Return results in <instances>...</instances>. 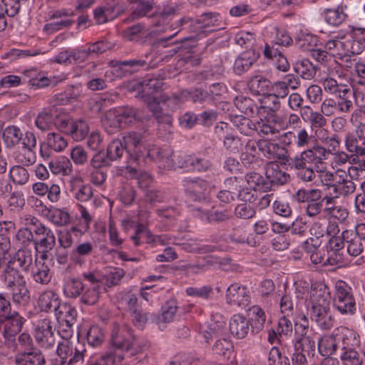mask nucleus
Segmentation results:
<instances>
[{"mask_svg":"<svg viewBox=\"0 0 365 365\" xmlns=\"http://www.w3.org/2000/svg\"><path fill=\"white\" fill-rule=\"evenodd\" d=\"M230 241L237 245H247L251 247H257L259 245V239L254 233H247L242 227H237L233 229L229 236Z\"/></svg>","mask_w":365,"mask_h":365,"instance_id":"bb28decb","label":"nucleus"},{"mask_svg":"<svg viewBox=\"0 0 365 365\" xmlns=\"http://www.w3.org/2000/svg\"><path fill=\"white\" fill-rule=\"evenodd\" d=\"M70 128L71 129L68 131V135H71L76 141L83 140L86 136H88L89 133V126L88 123L82 119L74 120Z\"/></svg>","mask_w":365,"mask_h":365,"instance_id":"864d4df0","label":"nucleus"},{"mask_svg":"<svg viewBox=\"0 0 365 365\" xmlns=\"http://www.w3.org/2000/svg\"><path fill=\"white\" fill-rule=\"evenodd\" d=\"M334 307L341 314L353 315L356 312V299L352 289L344 281H337L335 284Z\"/></svg>","mask_w":365,"mask_h":365,"instance_id":"9d476101","label":"nucleus"},{"mask_svg":"<svg viewBox=\"0 0 365 365\" xmlns=\"http://www.w3.org/2000/svg\"><path fill=\"white\" fill-rule=\"evenodd\" d=\"M49 168L54 174H61L63 175H69L73 171L72 164L66 157H60L55 160L49 163Z\"/></svg>","mask_w":365,"mask_h":365,"instance_id":"5fc2aeb1","label":"nucleus"},{"mask_svg":"<svg viewBox=\"0 0 365 365\" xmlns=\"http://www.w3.org/2000/svg\"><path fill=\"white\" fill-rule=\"evenodd\" d=\"M114 9L112 6H100L93 10L94 19L98 24L106 23L114 19Z\"/></svg>","mask_w":365,"mask_h":365,"instance_id":"69168bd1","label":"nucleus"},{"mask_svg":"<svg viewBox=\"0 0 365 365\" xmlns=\"http://www.w3.org/2000/svg\"><path fill=\"white\" fill-rule=\"evenodd\" d=\"M225 300L230 305L245 308L251 302L250 292L246 287L233 283L226 290Z\"/></svg>","mask_w":365,"mask_h":365,"instance_id":"dca6fc26","label":"nucleus"},{"mask_svg":"<svg viewBox=\"0 0 365 365\" xmlns=\"http://www.w3.org/2000/svg\"><path fill=\"white\" fill-rule=\"evenodd\" d=\"M223 145L227 151L232 153H240L243 147L241 138L229 133L224 136Z\"/></svg>","mask_w":365,"mask_h":365,"instance_id":"680f3d73","label":"nucleus"},{"mask_svg":"<svg viewBox=\"0 0 365 365\" xmlns=\"http://www.w3.org/2000/svg\"><path fill=\"white\" fill-rule=\"evenodd\" d=\"M272 39L270 43H266L264 55L267 58H272L284 51V47L290 46L293 41L289 33L282 29L274 27L272 32Z\"/></svg>","mask_w":365,"mask_h":365,"instance_id":"4468645a","label":"nucleus"},{"mask_svg":"<svg viewBox=\"0 0 365 365\" xmlns=\"http://www.w3.org/2000/svg\"><path fill=\"white\" fill-rule=\"evenodd\" d=\"M295 351H302L308 356L313 357L315 354L316 341L319 337L314 329L309 326V320L303 315L299 321L295 322Z\"/></svg>","mask_w":365,"mask_h":365,"instance_id":"423d86ee","label":"nucleus"},{"mask_svg":"<svg viewBox=\"0 0 365 365\" xmlns=\"http://www.w3.org/2000/svg\"><path fill=\"white\" fill-rule=\"evenodd\" d=\"M232 122L234 126L243 135H251L255 130H256V125L255 123L248 118H245L242 115H237L232 120Z\"/></svg>","mask_w":365,"mask_h":365,"instance_id":"6e6d98bb","label":"nucleus"},{"mask_svg":"<svg viewBox=\"0 0 365 365\" xmlns=\"http://www.w3.org/2000/svg\"><path fill=\"white\" fill-rule=\"evenodd\" d=\"M55 315L58 323H72L76 322L77 311L69 304H61L55 311Z\"/></svg>","mask_w":365,"mask_h":365,"instance_id":"4c0bfd02","label":"nucleus"},{"mask_svg":"<svg viewBox=\"0 0 365 365\" xmlns=\"http://www.w3.org/2000/svg\"><path fill=\"white\" fill-rule=\"evenodd\" d=\"M250 321L242 314H234L230 320V330L237 339H244L250 330Z\"/></svg>","mask_w":365,"mask_h":365,"instance_id":"c85d7f7f","label":"nucleus"},{"mask_svg":"<svg viewBox=\"0 0 365 365\" xmlns=\"http://www.w3.org/2000/svg\"><path fill=\"white\" fill-rule=\"evenodd\" d=\"M122 125H130L140 120L139 110L132 106H125L115 108Z\"/></svg>","mask_w":365,"mask_h":365,"instance_id":"a19ab883","label":"nucleus"},{"mask_svg":"<svg viewBox=\"0 0 365 365\" xmlns=\"http://www.w3.org/2000/svg\"><path fill=\"white\" fill-rule=\"evenodd\" d=\"M329 151L319 143L303 150L299 155L290 158L289 165L292 168H304L307 166L315 168L316 172L322 173L326 169L324 160Z\"/></svg>","mask_w":365,"mask_h":365,"instance_id":"20e7f679","label":"nucleus"},{"mask_svg":"<svg viewBox=\"0 0 365 365\" xmlns=\"http://www.w3.org/2000/svg\"><path fill=\"white\" fill-rule=\"evenodd\" d=\"M85 285L79 278L68 277L63 284V294L68 298L76 299L82 294Z\"/></svg>","mask_w":365,"mask_h":365,"instance_id":"e433bc0d","label":"nucleus"},{"mask_svg":"<svg viewBox=\"0 0 365 365\" xmlns=\"http://www.w3.org/2000/svg\"><path fill=\"white\" fill-rule=\"evenodd\" d=\"M268 365H290V363L287 356H282L279 349L273 346L269 352Z\"/></svg>","mask_w":365,"mask_h":365,"instance_id":"774afa93","label":"nucleus"},{"mask_svg":"<svg viewBox=\"0 0 365 365\" xmlns=\"http://www.w3.org/2000/svg\"><path fill=\"white\" fill-rule=\"evenodd\" d=\"M34 232L36 236L41 237L40 240L36 239V248L39 246L43 249V252L46 253L53 250L56 246V237L53 230L44 224H42L38 227H34Z\"/></svg>","mask_w":365,"mask_h":365,"instance_id":"4be33fe9","label":"nucleus"},{"mask_svg":"<svg viewBox=\"0 0 365 365\" xmlns=\"http://www.w3.org/2000/svg\"><path fill=\"white\" fill-rule=\"evenodd\" d=\"M284 129L283 118L277 114H268L264 118L257 122L256 125V130L261 136L277 135Z\"/></svg>","mask_w":365,"mask_h":365,"instance_id":"a211bd4d","label":"nucleus"},{"mask_svg":"<svg viewBox=\"0 0 365 365\" xmlns=\"http://www.w3.org/2000/svg\"><path fill=\"white\" fill-rule=\"evenodd\" d=\"M329 288L324 283L312 285L308 310L311 319L322 330H329L334 325V317L330 307Z\"/></svg>","mask_w":365,"mask_h":365,"instance_id":"f03ea898","label":"nucleus"},{"mask_svg":"<svg viewBox=\"0 0 365 365\" xmlns=\"http://www.w3.org/2000/svg\"><path fill=\"white\" fill-rule=\"evenodd\" d=\"M26 74L30 77L29 83L37 88H43L50 85H56L58 81L62 79H58L53 76L52 78H48L41 74H37L36 70H29L26 71Z\"/></svg>","mask_w":365,"mask_h":365,"instance_id":"49530a36","label":"nucleus"},{"mask_svg":"<svg viewBox=\"0 0 365 365\" xmlns=\"http://www.w3.org/2000/svg\"><path fill=\"white\" fill-rule=\"evenodd\" d=\"M259 152L265 158L273 162L279 160L284 165L289 164L290 158L287 148L268 140H259Z\"/></svg>","mask_w":365,"mask_h":365,"instance_id":"2eb2a0df","label":"nucleus"},{"mask_svg":"<svg viewBox=\"0 0 365 365\" xmlns=\"http://www.w3.org/2000/svg\"><path fill=\"white\" fill-rule=\"evenodd\" d=\"M34 336L41 348H53L56 344V335L52 321L48 318L36 320L34 323Z\"/></svg>","mask_w":365,"mask_h":365,"instance_id":"ddd939ff","label":"nucleus"},{"mask_svg":"<svg viewBox=\"0 0 365 365\" xmlns=\"http://www.w3.org/2000/svg\"><path fill=\"white\" fill-rule=\"evenodd\" d=\"M37 304L40 310L45 312H55L61 304L58 294L51 289L42 292L38 296Z\"/></svg>","mask_w":365,"mask_h":365,"instance_id":"a878e982","label":"nucleus"},{"mask_svg":"<svg viewBox=\"0 0 365 365\" xmlns=\"http://www.w3.org/2000/svg\"><path fill=\"white\" fill-rule=\"evenodd\" d=\"M356 344H354L352 341H346L341 346V352L339 358L342 365H364V358L356 350V347L360 345V336L356 332Z\"/></svg>","mask_w":365,"mask_h":365,"instance_id":"6ab92c4d","label":"nucleus"},{"mask_svg":"<svg viewBox=\"0 0 365 365\" xmlns=\"http://www.w3.org/2000/svg\"><path fill=\"white\" fill-rule=\"evenodd\" d=\"M41 213L49 222L58 227L65 226L71 221L70 214L59 208L49 209L46 206H43Z\"/></svg>","mask_w":365,"mask_h":365,"instance_id":"7c9ffc66","label":"nucleus"},{"mask_svg":"<svg viewBox=\"0 0 365 365\" xmlns=\"http://www.w3.org/2000/svg\"><path fill=\"white\" fill-rule=\"evenodd\" d=\"M345 6H338L334 9H326L323 11L325 21L330 26H339L346 19L347 15L344 11Z\"/></svg>","mask_w":365,"mask_h":365,"instance_id":"58836bf2","label":"nucleus"},{"mask_svg":"<svg viewBox=\"0 0 365 365\" xmlns=\"http://www.w3.org/2000/svg\"><path fill=\"white\" fill-rule=\"evenodd\" d=\"M1 319L2 334L5 339V344L9 347H17L15 336L22 329L26 322V319L23 317L18 312L14 311L11 314L4 317Z\"/></svg>","mask_w":365,"mask_h":365,"instance_id":"9b49d317","label":"nucleus"},{"mask_svg":"<svg viewBox=\"0 0 365 365\" xmlns=\"http://www.w3.org/2000/svg\"><path fill=\"white\" fill-rule=\"evenodd\" d=\"M249 314L251 316L252 331L258 333L264 328L266 316L264 310L259 306H252L249 309Z\"/></svg>","mask_w":365,"mask_h":365,"instance_id":"c03bdc74","label":"nucleus"},{"mask_svg":"<svg viewBox=\"0 0 365 365\" xmlns=\"http://www.w3.org/2000/svg\"><path fill=\"white\" fill-rule=\"evenodd\" d=\"M150 34V28L144 24H137L123 31L124 37L130 41H138L141 37Z\"/></svg>","mask_w":365,"mask_h":365,"instance_id":"3c124183","label":"nucleus"},{"mask_svg":"<svg viewBox=\"0 0 365 365\" xmlns=\"http://www.w3.org/2000/svg\"><path fill=\"white\" fill-rule=\"evenodd\" d=\"M68 146L67 140L59 133H48L44 142L40 144V155L43 159H48L52 151L62 152Z\"/></svg>","mask_w":365,"mask_h":365,"instance_id":"f3484780","label":"nucleus"},{"mask_svg":"<svg viewBox=\"0 0 365 365\" xmlns=\"http://www.w3.org/2000/svg\"><path fill=\"white\" fill-rule=\"evenodd\" d=\"M217 93L213 90H205L202 88H195L190 90H183L179 93H173L167 97L164 101L169 106H178L186 101H190L193 103L202 104L205 103H211L215 100V96Z\"/></svg>","mask_w":365,"mask_h":365,"instance_id":"1a4fd4ad","label":"nucleus"},{"mask_svg":"<svg viewBox=\"0 0 365 365\" xmlns=\"http://www.w3.org/2000/svg\"><path fill=\"white\" fill-rule=\"evenodd\" d=\"M292 198L298 203H307L305 212L309 217H317L322 212L324 200L320 189L302 187L294 192Z\"/></svg>","mask_w":365,"mask_h":365,"instance_id":"6e6552de","label":"nucleus"},{"mask_svg":"<svg viewBox=\"0 0 365 365\" xmlns=\"http://www.w3.org/2000/svg\"><path fill=\"white\" fill-rule=\"evenodd\" d=\"M14 364L15 365H45L46 359L40 350L34 349L17 354L14 358Z\"/></svg>","mask_w":365,"mask_h":365,"instance_id":"2f4dec72","label":"nucleus"},{"mask_svg":"<svg viewBox=\"0 0 365 365\" xmlns=\"http://www.w3.org/2000/svg\"><path fill=\"white\" fill-rule=\"evenodd\" d=\"M335 193L342 197H348L352 195L356 189V185L351 178L343 170L336 171L335 182L329 185Z\"/></svg>","mask_w":365,"mask_h":365,"instance_id":"412c9836","label":"nucleus"},{"mask_svg":"<svg viewBox=\"0 0 365 365\" xmlns=\"http://www.w3.org/2000/svg\"><path fill=\"white\" fill-rule=\"evenodd\" d=\"M270 81L262 75L251 77L248 81L250 90L257 95H266L269 91Z\"/></svg>","mask_w":365,"mask_h":365,"instance_id":"37998d69","label":"nucleus"},{"mask_svg":"<svg viewBox=\"0 0 365 365\" xmlns=\"http://www.w3.org/2000/svg\"><path fill=\"white\" fill-rule=\"evenodd\" d=\"M155 235L147 228L146 225L143 224L137 225L135 233L131 237L135 246L140 245V239L145 238L147 243H153L155 239Z\"/></svg>","mask_w":365,"mask_h":365,"instance_id":"0e129e2a","label":"nucleus"},{"mask_svg":"<svg viewBox=\"0 0 365 365\" xmlns=\"http://www.w3.org/2000/svg\"><path fill=\"white\" fill-rule=\"evenodd\" d=\"M86 339L91 346H100L105 340L103 329L97 324L91 325L86 331Z\"/></svg>","mask_w":365,"mask_h":365,"instance_id":"8fccbe9b","label":"nucleus"},{"mask_svg":"<svg viewBox=\"0 0 365 365\" xmlns=\"http://www.w3.org/2000/svg\"><path fill=\"white\" fill-rule=\"evenodd\" d=\"M101 286H86L85 285L84 290L79 297L80 303L92 306L96 304L100 298Z\"/></svg>","mask_w":365,"mask_h":365,"instance_id":"a18cd8bd","label":"nucleus"},{"mask_svg":"<svg viewBox=\"0 0 365 365\" xmlns=\"http://www.w3.org/2000/svg\"><path fill=\"white\" fill-rule=\"evenodd\" d=\"M264 174L266 182L269 184V190L274 186H279L286 184L290 179V175L285 171H283L279 165L270 161L264 166Z\"/></svg>","mask_w":365,"mask_h":365,"instance_id":"aec40b11","label":"nucleus"},{"mask_svg":"<svg viewBox=\"0 0 365 365\" xmlns=\"http://www.w3.org/2000/svg\"><path fill=\"white\" fill-rule=\"evenodd\" d=\"M27 0H0L4 5V10L0 9V32L4 31L7 25L5 14L9 16H14L20 10L22 2Z\"/></svg>","mask_w":365,"mask_h":365,"instance_id":"473e14b6","label":"nucleus"},{"mask_svg":"<svg viewBox=\"0 0 365 365\" xmlns=\"http://www.w3.org/2000/svg\"><path fill=\"white\" fill-rule=\"evenodd\" d=\"M235 106L248 116H253L258 111L256 103L250 97L239 96L235 98Z\"/></svg>","mask_w":365,"mask_h":365,"instance_id":"09e8293b","label":"nucleus"},{"mask_svg":"<svg viewBox=\"0 0 365 365\" xmlns=\"http://www.w3.org/2000/svg\"><path fill=\"white\" fill-rule=\"evenodd\" d=\"M56 117L55 108H44L38 113L34 122L35 125L42 132L48 131L56 123Z\"/></svg>","mask_w":365,"mask_h":365,"instance_id":"cd10ccee","label":"nucleus"},{"mask_svg":"<svg viewBox=\"0 0 365 365\" xmlns=\"http://www.w3.org/2000/svg\"><path fill=\"white\" fill-rule=\"evenodd\" d=\"M152 53H146L140 58L120 61L117 65L119 68L130 74L137 72L141 68L148 67L153 61Z\"/></svg>","mask_w":365,"mask_h":365,"instance_id":"b1692460","label":"nucleus"},{"mask_svg":"<svg viewBox=\"0 0 365 365\" xmlns=\"http://www.w3.org/2000/svg\"><path fill=\"white\" fill-rule=\"evenodd\" d=\"M178 310L177 302L174 299L168 301L162 307V314L158 318L160 326L161 324L169 323L173 321Z\"/></svg>","mask_w":365,"mask_h":365,"instance_id":"4d7b16f0","label":"nucleus"},{"mask_svg":"<svg viewBox=\"0 0 365 365\" xmlns=\"http://www.w3.org/2000/svg\"><path fill=\"white\" fill-rule=\"evenodd\" d=\"M143 135L140 133L130 131L123 137V143L128 153L127 171L133 177L138 176V165L151 155V150H147L142 142Z\"/></svg>","mask_w":365,"mask_h":365,"instance_id":"7ed1b4c3","label":"nucleus"},{"mask_svg":"<svg viewBox=\"0 0 365 365\" xmlns=\"http://www.w3.org/2000/svg\"><path fill=\"white\" fill-rule=\"evenodd\" d=\"M102 124L105 130L109 133H114L123 126L115 108L108 110L102 119Z\"/></svg>","mask_w":365,"mask_h":365,"instance_id":"79ce46f5","label":"nucleus"},{"mask_svg":"<svg viewBox=\"0 0 365 365\" xmlns=\"http://www.w3.org/2000/svg\"><path fill=\"white\" fill-rule=\"evenodd\" d=\"M31 276L34 282L41 284H48L52 278L48 265L41 262H36V267L32 271Z\"/></svg>","mask_w":365,"mask_h":365,"instance_id":"603ef678","label":"nucleus"},{"mask_svg":"<svg viewBox=\"0 0 365 365\" xmlns=\"http://www.w3.org/2000/svg\"><path fill=\"white\" fill-rule=\"evenodd\" d=\"M135 337L132 329L127 324H113L111 331L110 344L115 352L108 351L104 354L111 353L115 356L117 365L124 359V356L119 352H128L134 345Z\"/></svg>","mask_w":365,"mask_h":365,"instance_id":"0eeeda50","label":"nucleus"},{"mask_svg":"<svg viewBox=\"0 0 365 365\" xmlns=\"http://www.w3.org/2000/svg\"><path fill=\"white\" fill-rule=\"evenodd\" d=\"M318 143L317 139L305 128L295 131V145L300 149L310 148L314 143Z\"/></svg>","mask_w":365,"mask_h":365,"instance_id":"de8ad7c7","label":"nucleus"},{"mask_svg":"<svg viewBox=\"0 0 365 365\" xmlns=\"http://www.w3.org/2000/svg\"><path fill=\"white\" fill-rule=\"evenodd\" d=\"M157 155V160L160 166L167 169H175L178 168V162L182 161L183 157L176 156L170 149L153 148L151 150L150 158H154Z\"/></svg>","mask_w":365,"mask_h":365,"instance_id":"5701e85b","label":"nucleus"},{"mask_svg":"<svg viewBox=\"0 0 365 365\" xmlns=\"http://www.w3.org/2000/svg\"><path fill=\"white\" fill-rule=\"evenodd\" d=\"M341 236L347 244V252L353 257L359 256L364 250V246L360 240L351 230H345L341 232Z\"/></svg>","mask_w":365,"mask_h":365,"instance_id":"f704fd0d","label":"nucleus"},{"mask_svg":"<svg viewBox=\"0 0 365 365\" xmlns=\"http://www.w3.org/2000/svg\"><path fill=\"white\" fill-rule=\"evenodd\" d=\"M211 166L212 163L209 160L195 155H185L182 161L178 162V168L188 171L205 172Z\"/></svg>","mask_w":365,"mask_h":365,"instance_id":"393cba45","label":"nucleus"},{"mask_svg":"<svg viewBox=\"0 0 365 365\" xmlns=\"http://www.w3.org/2000/svg\"><path fill=\"white\" fill-rule=\"evenodd\" d=\"M33 263L32 251L21 248L9 256V260L0 274V279L9 291L12 302L19 305L26 304L31 299L24 272L30 270Z\"/></svg>","mask_w":365,"mask_h":365,"instance_id":"f257e3e1","label":"nucleus"},{"mask_svg":"<svg viewBox=\"0 0 365 365\" xmlns=\"http://www.w3.org/2000/svg\"><path fill=\"white\" fill-rule=\"evenodd\" d=\"M24 133L16 125H9L2 131V139L7 148H14L21 143Z\"/></svg>","mask_w":365,"mask_h":365,"instance_id":"c9c22d12","label":"nucleus"},{"mask_svg":"<svg viewBox=\"0 0 365 365\" xmlns=\"http://www.w3.org/2000/svg\"><path fill=\"white\" fill-rule=\"evenodd\" d=\"M245 178L250 187L263 191L269 190V184L261 174L252 171L247 173Z\"/></svg>","mask_w":365,"mask_h":365,"instance_id":"13d9d810","label":"nucleus"},{"mask_svg":"<svg viewBox=\"0 0 365 365\" xmlns=\"http://www.w3.org/2000/svg\"><path fill=\"white\" fill-rule=\"evenodd\" d=\"M72 195L80 202H87L93 196V189L88 184H83L80 178H72L71 180Z\"/></svg>","mask_w":365,"mask_h":365,"instance_id":"c756f323","label":"nucleus"},{"mask_svg":"<svg viewBox=\"0 0 365 365\" xmlns=\"http://www.w3.org/2000/svg\"><path fill=\"white\" fill-rule=\"evenodd\" d=\"M10 177L12 181L15 184L24 185L29 178V175L27 170L21 166L16 165L14 166L9 173Z\"/></svg>","mask_w":365,"mask_h":365,"instance_id":"338daca9","label":"nucleus"},{"mask_svg":"<svg viewBox=\"0 0 365 365\" xmlns=\"http://www.w3.org/2000/svg\"><path fill=\"white\" fill-rule=\"evenodd\" d=\"M233 349V345L231 340L226 338H221L215 342L212 346V351L214 354L222 356L225 357H229Z\"/></svg>","mask_w":365,"mask_h":365,"instance_id":"e2e57ef3","label":"nucleus"},{"mask_svg":"<svg viewBox=\"0 0 365 365\" xmlns=\"http://www.w3.org/2000/svg\"><path fill=\"white\" fill-rule=\"evenodd\" d=\"M181 185L185 196L191 201L202 202L207 200L206 192L210 182L201 178L186 177L182 179Z\"/></svg>","mask_w":365,"mask_h":365,"instance_id":"f8f14e48","label":"nucleus"},{"mask_svg":"<svg viewBox=\"0 0 365 365\" xmlns=\"http://www.w3.org/2000/svg\"><path fill=\"white\" fill-rule=\"evenodd\" d=\"M256 60L257 57L252 50H247L241 53L235 61L234 72L237 75H241L247 71Z\"/></svg>","mask_w":365,"mask_h":365,"instance_id":"72a5a7b5","label":"nucleus"},{"mask_svg":"<svg viewBox=\"0 0 365 365\" xmlns=\"http://www.w3.org/2000/svg\"><path fill=\"white\" fill-rule=\"evenodd\" d=\"M294 70L302 78L312 80L316 76L317 67L309 59L304 58L294 64Z\"/></svg>","mask_w":365,"mask_h":365,"instance_id":"ea45409f","label":"nucleus"},{"mask_svg":"<svg viewBox=\"0 0 365 365\" xmlns=\"http://www.w3.org/2000/svg\"><path fill=\"white\" fill-rule=\"evenodd\" d=\"M130 2L137 3L136 8L130 15L132 20L145 16L153 8V0H130Z\"/></svg>","mask_w":365,"mask_h":365,"instance_id":"bf43d9fd","label":"nucleus"},{"mask_svg":"<svg viewBox=\"0 0 365 365\" xmlns=\"http://www.w3.org/2000/svg\"><path fill=\"white\" fill-rule=\"evenodd\" d=\"M356 332L344 327H340L335 329L331 334H324L317 340V349L319 353L329 359L336 354L339 349V344L341 342L342 345L346 341H352L356 344Z\"/></svg>","mask_w":365,"mask_h":365,"instance_id":"39448f33","label":"nucleus"},{"mask_svg":"<svg viewBox=\"0 0 365 365\" xmlns=\"http://www.w3.org/2000/svg\"><path fill=\"white\" fill-rule=\"evenodd\" d=\"M126 148L122 140L119 139L113 140L107 148V157L111 161L120 159Z\"/></svg>","mask_w":365,"mask_h":365,"instance_id":"052dcab7","label":"nucleus"}]
</instances>
